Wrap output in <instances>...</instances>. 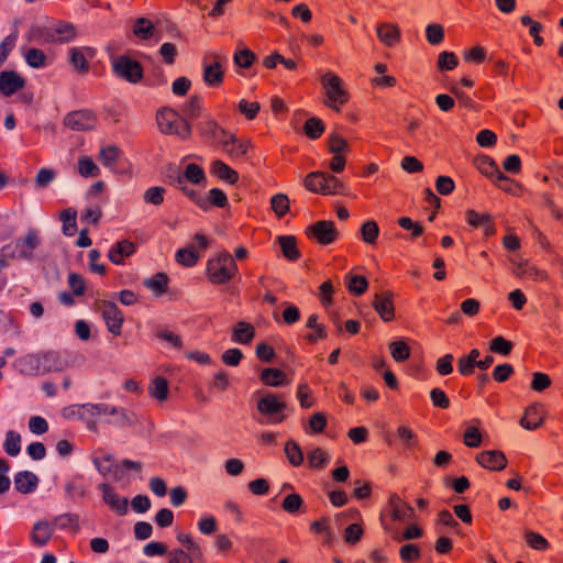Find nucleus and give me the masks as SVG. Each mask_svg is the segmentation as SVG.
<instances>
[{
    "label": "nucleus",
    "mask_w": 563,
    "mask_h": 563,
    "mask_svg": "<svg viewBox=\"0 0 563 563\" xmlns=\"http://www.w3.org/2000/svg\"><path fill=\"white\" fill-rule=\"evenodd\" d=\"M261 380L265 385L278 387L286 383V375L278 368H265L261 373Z\"/></svg>",
    "instance_id": "36"
},
{
    "label": "nucleus",
    "mask_w": 563,
    "mask_h": 563,
    "mask_svg": "<svg viewBox=\"0 0 563 563\" xmlns=\"http://www.w3.org/2000/svg\"><path fill=\"white\" fill-rule=\"evenodd\" d=\"M251 143L247 140L236 139L234 135L223 141L224 152L233 159H241L246 156Z\"/></svg>",
    "instance_id": "24"
},
{
    "label": "nucleus",
    "mask_w": 563,
    "mask_h": 563,
    "mask_svg": "<svg viewBox=\"0 0 563 563\" xmlns=\"http://www.w3.org/2000/svg\"><path fill=\"white\" fill-rule=\"evenodd\" d=\"M166 177L170 185L179 188L199 207H206V201H203V199H201L195 190L189 189L186 185V183L199 185L206 180L205 172L199 165L190 163L186 165L183 173L178 168L169 166L167 168Z\"/></svg>",
    "instance_id": "2"
},
{
    "label": "nucleus",
    "mask_w": 563,
    "mask_h": 563,
    "mask_svg": "<svg viewBox=\"0 0 563 563\" xmlns=\"http://www.w3.org/2000/svg\"><path fill=\"white\" fill-rule=\"evenodd\" d=\"M38 485V477L30 471H21L14 476V487L21 494L33 493Z\"/></svg>",
    "instance_id": "26"
},
{
    "label": "nucleus",
    "mask_w": 563,
    "mask_h": 563,
    "mask_svg": "<svg viewBox=\"0 0 563 563\" xmlns=\"http://www.w3.org/2000/svg\"><path fill=\"white\" fill-rule=\"evenodd\" d=\"M24 58L27 65L32 68H42L46 66V55L40 48H29L24 54Z\"/></svg>",
    "instance_id": "44"
},
{
    "label": "nucleus",
    "mask_w": 563,
    "mask_h": 563,
    "mask_svg": "<svg viewBox=\"0 0 563 563\" xmlns=\"http://www.w3.org/2000/svg\"><path fill=\"white\" fill-rule=\"evenodd\" d=\"M112 70L121 79L137 84L143 78L142 65L126 55H120L112 60Z\"/></svg>",
    "instance_id": "8"
},
{
    "label": "nucleus",
    "mask_w": 563,
    "mask_h": 563,
    "mask_svg": "<svg viewBox=\"0 0 563 563\" xmlns=\"http://www.w3.org/2000/svg\"><path fill=\"white\" fill-rule=\"evenodd\" d=\"M363 536V528L358 523H351L344 530V541L347 544H356Z\"/></svg>",
    "instance_id": "62"
},
{
    "label": "nucleus",
    "mask_w": 563,
    "mask_h": 563,
    "mask_svg": "<svg viewBox=\"0 0 563 563\" xmlns=\"http://www.w3.org/2000/svg\"><path fill=\"white\" fill-rule=\"evenodd\" d=\"M305 187L321 195H335L343 191L344 185L335 176L322 172H312L305 177Z\"/></svg>",
    "instance_id": "5"
},
{
    "label": "nucleus",
    "mask_w": 563,
    "mask_h": 563,
    "mask_svg": "<svg viewBox=\"0 0 563 563\" xmlns=\"http://www.w3.org/2000/svg\"><path fill=\"white\" fill-rule=\"evenodd\" d=\"M306 234L319 244L328 245L336 240L339 233L333 221L320 220L309 225Z\"/></svg>",
    "instance_id": "11"
},
{
    "label": "nucleus",
    "mask_w": 563,
    "mask_h": 563,
    "mask_svg": "<svg viewBox=\"0 0 563 563\" xmlns=\"http://www.w3.org/2000/svg\"><path fill=\"white\" fill-rule=\"evenodd\" d=\"M207 58L203 62L202 79L206 85L210 87H219L224 79V70L222 69L220 56L212 55V62L207 63Z\"/></svg>",
    "instance_id": "15"
},
{
    "label": "nucleus",
    "mask_w": 563,
    "mask_h": 563,
    "mask_svg": "<svg viewBox=\"0 0 563 563\" xmlns=\"http://www.w3.org/2000/svg\"><path fill=\"white\" fill-rule=\"evenodd\" d=\"M238 272V265L228 251L220 252L207 263V277L214 285L230 282Z\"/></svg>",
    "instance_id": "3"
},
{
    "label": "nucleus",
    "mask_w": 563,
    "mask_h": 563,
    "mask_svg": "<svg viewBox=\"0 0 563 563\" xmlns=\"http://www.w3.org/2000/svg\"><path fill=\"white\" fill-rule=\"evenodd\" d=\"M307 457H308L309 465L311 467H316V468H322L329 462L328 453L321 448H316V449L311 450L308 453Z\"/></svg>",
    "instance_id": "51"
},
{
    "label": "nucleus",
    "mask_w": 563,
    "mask_h": 563,
    "mask_svg": "<svg viewBox=\"0 0 563 563\" xmlns=\"http://www.w3.org/2000/svg\"><path fill=\"white\" fill-rule=\"evenodd\" d=\"M426 36L427 41L431 45H438L440 44L444 38V30L441 24L432 23L427 25L426 27Z\"/></svg>",
    "instance_id": "54"
},
{
    "label": "nucleus",
    "mask_w": 563,
    "mask_h": 563,
    "mask_svg": "<svg viewBox=\"0 0 563 563\" xmlns=\"http://www.w3.org/2000/svg\"><path fill=\"white\" fill-rule=\"evenodd\" d=\"M156 122L159 131L164 134L178 135L181 139H187L191 133L190 124L187 120L179 117V114L170 108L158 110Z\"/></svg>",
    "instance_id": "4"
},
{
    "label": "nucleus",
    "mask_w": 563,
    "mask_h": 563,
    "mask_svg": "<svg viewBox=\"0 0 563 563\" xmlns=\"http://www.w3.org/2000/svg\"><path fill=\"white\" fill-rule=\"evenodd\" d=\"M176 538L178 542L185 545L195 558H200L202 555L199 544L192 540L190 534L178 532Z\"/></svg>",
    "instance_id": "60"
},
{
    "label": "nucleus",
    "mask_w": 563,
    "mask_h": 563,
    "mask_svg": "<svg viewBox=\"0 0 563 563\" xmlns=\"http://www.w3.org/2000/svg\"><path fill=\"white\" fill-rule=\"evenodd\" d=\"M70 416H76L80 420L85 421L87 429L92 432L98 431L97 418L100 415H104L107 410V404H82L75 405L68 408Z\"/></svg>",
    "instance_id": "10"
},
{
    "label": "nucleus",
    "mask_w": 563,
    "mask_h": 563,
    "mask_svg": "<svg viewBox=\"0 0 563 563\" xmlns=\"http://www.w3.org/2000/svg\"><path fill=\"white\" fill-rule=\"evenodd\" d=\"M78 173L82 177H96L99 175L100 169L90 157L82 156L78 159Z\"/></svg>",
    "instance_id": "49"
},
{
    "label": "nucleus",
    "mask_w": 563,
    "mask_h": 563,
    "mask_svg": "<svg viewBox=\"0 0 563 563\" xmlns=\"http://www.w3.org/2000/svg\"><path fill=\"white\" fill-rule=\"evenodd\" d=\"M257 410L266 418L261 423H279L286 418V402L275 394H266L257 401Z\"/></svg>",
    "instance_id": "7"
},
{
    "label": "nucleus",
    "mask_w": 563,
    "mask_h": 563,
    "mask_svg": "<svg viewBox=\"0 0 563 563\" xmlns=\"http://www.w3.org/2000/svg\"><path fill=\"white\" fill-rule=\"evenodd\" d=\"M86 53L92 55L90 47H73L69 49V63L79 73H87L89 70V63Z\"/></svg>",
    "instance_id": "28"
},
{
    "label": "nucleus",
    "mask_w": 563,
    "mask_h": 563,
    "mask_svg": "<svg viewBox=\"0 0 563 563\" xmlns=\"http://www.w3.org/2000/svg\"><path fill=\"white\" fill-rule=\"evenodd\" d=\"M25 86V79L14 70L0 73V92L7 97L15 93Z\"/></svg>",
    "instance_id": "18"
},
{
    "label": "nucleus",
    "mask_w": 563,
    "mask_h": 563,
    "mask_svg": "<svg viewBox=\"0 0 563 563\" xmlns=\"http://www.w3.org/2000/svg\"><path fill=\"white\" fill-rule=\"evenodd\" d=\"M198 258L199 254L196 252L194 245H188L176 252L177 263L186 267L194 266L198 262Z\"/></svg>",
    "instance_id": "39"
},
{
    "label": "nucleus",
    "mask_w": 563,
    "mask_h": 563,
    "mask_svg": "<svg viewBox=\"0 0 563 563\" xmlns=\"http://www.w3.org/2000/svg\"><path fill=\"white\" fill-rule=\"evenodd\" d=\"M167 563H194L192 556L183 549L176 548L167 553Z\"/></svg>",
    "instance_id": "64"
},
{
    "label": "nucleus",
    "mask_w": 563,
    "mask_h": 563,
    "mask_svg": "<svg viewBox=\"0 0 563 563\" xmlns=\"http://www.w3.org/2000/svg\"><path fill=\"white\" fill-rule=\"evenodd\" d=\"M152 397L159 401L166 400L168 396V382L166 378L158 376L154 378L148 387Z\"/></svg>",
    "instance_id": "38"
},
{
    "label": "nucleus",
    "mask_w": 563,
    "mask_h": 563,
    "mask_svg": "<svg viewBox=\"0 0 563 563\" xmlns=\"http://www.w3.org/2000/svg\"><path fill=\"white\" fill-rule=\"evenodd\" d=\"M376 34L379 41L388 47L394 46L400 41V29L393 23L384 22L378 24Z\"/></svg>",
    "instance_id": "25"
},
{
    "label": "nucleus",
    "mask_w": 563,
    "mask_h": 563,
    "mask_svg": "<svg viewBox=\"0 0 563 563\" xmlns=\"http://www.w3.org/2000/svg\"><path fill=\"white\" fill-rule=\"evenodd\" d=\"M399 555L405 563H410L420 558V550L416 544L408 543L400 548Z\"/></svg>",
    "instance_id": "63"
},
{
    "label": "nucleus",
    "mask_w": 563,
    "mask_h": 563,
    "mask_svg": "<svg viewBox=\"0 0 563 563\" xmlns=\"http://www.w3.org/2000/svg\"><path fill=\"white\" fill-rule=\"evenodd\" d=\"M133 32L137 37L147 40L154 34V25L147 19L139 18L134 23Z\"/></svg>",
    "instance_id": "48"
},
{
    "label": "nucleus",
    "mask_w": 563,
    "mask_h": 563,
    "mask_svg": "<svg viewBox=\"0 0 563 563\" xmlns=\"http://www.w3.org/2000/svg\"><path fill=\"white\" fill-rule=\"evenodd\" d=\"M52 32L54 36V44L69 43L77 35L75 25L67 21H58L53 24Z\"/></svg>",
    "instance_id": "23"
},
{
    "label": "nucleus",
    "mask_w": 563,
    "mask_h": 563,
    "mask_svg": "<svg viewBox=\"0 0 563 563\" xmlns=\"http://www.w3.org/2000/svg\"><path fill=\"white\" fill-rule=\"evenodd\" d=\"M514 273L521 278H530V279H539L544 278L545 275L543 272L538 271L534 267L529 266L527 263H520Z\"/></svg>",
    "instance_id": "57"
},
{
    "label": "nucleus",
    "mask_w": 563,
    "mask_h": 563,
    "mask_svg": "<svg viewBox=\"0 0 563 563\" xmlns=\"http://www.w3.org/2000/svg\"><path fill=\"white\" fill-rule=\"evenodd\" d=\"M54 533V526L48 521H37L32 529L31 539L38 547L45 545Z\"/></svg>",
    "instance_id": "27"
},
{
    "label": "nucleus",
    "mask_w": 563,
    "mask_h": 563,
    "mask_svg": "<svg viewBox=\"0 0 563 563\" xmlns=\"http://www.w3.org/2000/svg\"><path fill=\"white\" fill-rule=\"evenodd\" d=\"M303 131L309 139L316 140L324 132V124L319 118L312 117L306 121Z\"/></svg>",
    "instance_id": "45"
},
{
    "label": "nucleus",
    "mask_w": 563,
    "mask_h": 563,
    "mask_svg": "<svg viewBox=\"0 0 563 563\" xmlns=\"http://www.w3.org/2000/svg\"><path fill=\"white\" fill-rule=\"evenodd\" d=\"M389 351L396 362H404L410 356V347L405 341H394L389 344Z\"/></svg>",
    "instance_id": "47"
},
{
    "label": "nucleus",
    "mask_w": 563,
    "mask_h": 563,
    "mask_svg": "<svg viewBox=\"0 0 563 563\" xmlns=\"http://www.w3.org/2000/svg\"><path fill=\"white\" fill-rule=\"evenodd\" d=\"M29 38L38 43L54 44V36L51 26L34 25L31 27Z\"/></svg>",
    "instance_id": "37"
},
{
    "label": "nucleus",
    "mask_w": 563,
    "mask_h": 563,
    "mask_svg": "<svg viewBox=\"0 0 563 563\" xmlns=\"http://www.w3.org/2000/svg\"><path fill=\"white\" fill-rule=\"evenodd\" d=\"M393 298L394 294L390 290L377 292L374 296L373 308L386 322L391 321L395 318Z\"/></svg>",
    "instance_id": "17"
},
{
    "label": "nucleus",
    "mask_w": 563,
    "mask_h": 563,
    "mask_svg": "<svg viewBox=\"0 0 563 563\" xmlns=\"http://www.w3.org/2000/svg\"><path fill=\"white\" fill-rule=\"evenodd\" d=\"M5 453L10 456H16L21 451V437L18 432L10 430L5 433L3 443Z\"/></svg>",
    "instance_id": "42"
},
{
    "label": "nucleus",
    "mask_w": 563,
    "mask_h": 563,
    "mask_svg": "<svg viewBox=\"0 0 563 563\" xmlns=\"http://www.w3.org/2000/svg\"><path fill=\"white\" fill-rule=\"evenodd\" d=\"M120 155V150L115 145L102 146L98 156L99 162L107 168L113 170L114 164Z\"/></svg>",
    "instance_id": "35"
},
{
    "label": "nucleus",
    "mask_w": 563,
    "mask_h": 563,
    "mask_svg": "<svg viewBox=\"0 0 563 563\" xmlns=\"http://www.w3.org/2000/svg\"><path fill=\"white\" fill-rule=\"evenodd\" d=\"M98 489L102 493V499L113 511L119 515H125L128 512L129 500L125 497H121L115 493L114 488L107 483L98 485Z\"/></svg>",
    "instance_id": "14"
},
{
    "label": "nucleus",
    "mask_w": 563,
    "mask_h": 563,
    "mask_svg": "<svg viewBox=\"0 0 563 563\" xmlns=\"http://www.w3.org/2000/svg\"><path fill=\"white\" fill-rule=\"evenodd\" d=\"M254 336V327L250 322L239 321L232 330L231 340L240 344H250Z\"/></svg>",
    "instance_id": "29"
},
{
    "label": "nucleus",
    "mask_w": 563,
    "mask_h": 563,
    "mask_svg": "<svg viewBox=\"0 0 563 563\" xmlns=\"http://www.w3.org/2000/svg\"><path fill=\"white\" fill-rule=\"evenodd\" d=\"M328 147L330 153L341 155L343 152L347 151L349 145L346 140L341 135L338 133H331L328 140Z\"/></svg>",
    "instance_id": "53"
},
{
    "label": "nucleus",
    "mask_w": 563,
    "mask_h": 563,
    "mask_svg": "<svg viewBox=\"0 0 563 563\" xmlns=\"http://www.w3.org/2000/svg\"><path fill=\"white\" fill-rule=\"evenodd\" d=\"M210 172L219 179L231 185L235 184L239 179L238 172L232 169L229 165L219 159L214 161L211 164Z\"/></svg>",
    "instance_id": "32"
},
{
    "label": "nucleus",
    "mask_w": 563,
    "mask_h": 563,
    "mask_svg": "<svg viewBox=\"0 0 563 563\" xmlns=\"http://www.w3.org/2000/svg\"><path fill=\"white\" fill-rule=\"evenodd\" d=\"M97 118L90 110H78L64 118V124L71 130L86 131L95 128Z\"/></svg>",
    "instance_id": "13"
},
{
    "label": "nucleus",
    "mask_w": 563,
    "mask_h": 563,
    "mask_svg": "<svg viewBox=\"0 0 563 563\" xmlns=\"http://www.w3.org/2000/svg\"><path fill=\"white\" fill-rule=\"evenodd\" d=\"M277 242L282 249L283 255L291 262L300 258V252L297 247V241L294 235H279Z\"/></svg>",
    "instance_id": "33"
},
{
    "label": "nucleus",
    "mask_w": 563,
    "mask_h": 563,
    "mask_svg": "<svg viewBox=\"0 0 563 563\" xmlns=\"http://www.w3.org/2000/svg\"><path fill=\"white\" fill-rule=\"evenodd\" d=\"M543 422L540 405H532L525 411L523 417L520 419V426L527 430H534Z\"/></svg>",
    "instance_id": "31"
},
{
    "label": "nucleus",
    "mask_w": 563,
    "mask_h": 563,
    "mask_svg": "<svg viewBox=\"0 0 563 563\" xmlns=\"http://www.w3.org/2000/svg\"><path fill=\"white\" fill-rule=\"evenodd\" d=\"M303 505V500L299 494L292 493L287 495L283 503L282 508L288 514H296Z\"/></svg>",
    "instance_id": "52"
},
{
    "label": "nucleus",
    "mask_w": 563,
    "mask_h": 563,
    "mask_svg": "<svg viewBox=\"0 0 563 563\" xmlns=\"http://www.w3.org/2000/svg\"><path fill=\"white\" fill-rule=\"evenodd\" d=\"M143 285L156 296H161L167 290L168 276L165 273H157L153 277L144 279Z\"/></svg>",
    "instance_id": "34"
},
{
    "label": "nucleus",
    "mask_w": 563,
    "mask_h": 563,
    "mask_svg": "<svg viewBox=\"0 0 563 563\" xmlns=\"http://www.w3.org/2000/svg\"><path fill=\"white\" fill-rule=\"evenodd\" d=\"M41 244V236L36 229L27 230L24 238L20 239L15 243L14 252L10 255L11 257L16 256L21 260L31 261L34 257V251Z\"/></svg>",
    "instance_id": "12"
},
{
    "label": "nucleus",
    "mask_w": 563,
    "mask_h": 563,
    "mask_svg": "<svg viewBox=\"0 0 563 563\" xmlns=\"http://www.w3.org/2000/svg\"><path fill=\"white\" fill-rule=\"evenodd\" d=\"M164 194L165 189L163 187H151L144 192L143 199L147 203L159 206L164 201Z\"/></svg>",
    "instance_id": "61"
},
{
    "label": "nucleus",
    "mask_w": 563,
    "mask_h": 563,
    "mask_svg": "<svg viewBox=\"0 0 563 563\" xmlns=\"http://www.w3.org/2000/svg\"><path fill=\"white\" fill-rule=\"evenodd\" d=\"M345 280L349 291L356 296L363 295L368 287V282L364 276L346 275Z\"/></svg>",
    "instance_id": "41"
},
{
    "label": "nucleus",
    "mask_w": 563,
    "mask_h": 563,
    "mask_svg": "<svg viewBox=\"0 0 563 563\" xmlns=\"http://www.w3.org/2000/svg\"><path fill=\"white\" fill-rule=\"evenodd\" d=\"M390 516L395 521L410 520L415 516V510L411 506L401 500V498L394 494L389 498Z\"/></svg>",
    "instance_id": "22"
},
{
    "label": "nucleus",
    "mask_w": 563,
    "mask_h": 563,
    "mask_svg": "<svg viewBox=\"0 0 563 563\" xmlns=\"http://www.w3.org/2000/svg\"><path fill=\"white\" fill-rule=\"evenodd\" d=\"M271 206L275 214L282 218L289 210V199L285 194H276L271 199Z\"/></svg>",
    "instance_id": "50"
},
{
    "label": "nucleus",
    "mask_w": 563,
    "mask_h": 563,
    "mask_svg": "<svg viewBox=\"0 0 563 563\" xmlns=\"http://www.w3.org/2000/svg\"><path fill=\"white\" fill-rule=\"evenodd\" d=\"M15 366L23 375L37 376L49 372H62L66 367V362L58 352L46 351L21 356L16 360Z\"/></svg>",
    "instance_id": "1"
},
{
    "label": "nucleus",
    "mask_w": 563,
    "mask_h": 563,
    "mask_svg": "<svg viewBox=\"0 0 563 563\" xmlns=\"http://www.w3.org/2000/svg\"><path fill=\"white\" fill-rule=\"evenodd\" d=\"M474 166L478 169V172L486 177L494 180L508 181V177L503 174L497 163L489 156L481 155L474 158Z\"/></svg>",
    "instance_id": "19"
},
{
    "label": "nucleus",
    "mask_w": 563,
    "mask_h": 563,
    "mask_svg": "<svg viewBox=\"0 0 563 563\" xmlns=\"http://www.w3.org/2000/svg\"><path fill=\"white\" fill-rule=\"evenodd\" d=\"M135 251L134 244L128 240L118 242L108 253L109 260L119 265Z\"/></svg>",
    "instance_id": "30"
},
{
    "label": "nucleus",
    "mask_w": 563,
    "mask_h": 563,
    "mask_svg": "<svg viewBox=\"0 0 563 563\" xmlns=\"http://www.w3.org/2000/svg\"><path fill=\"white\" fill-rule=\"evenodd\" d=\"M255 58V54L249 48L241 49L233 56L235 65L242 68H250L253 65Z\"/></svg>",
    "instance_id": "58"
},
{
    "label": "nucleus",
    "mask_w": 563,
    "mask_h": 563,
    "mask_svg": "<svg viewBox=\"0 0 563 563\" xmlns=\"http://www.w3.org/2000/svg\"><path fill=\"white\" fill-rule=\"evenodd\" d=\"M91 461L99 474L102 476L113 474V476L118 478L119 465L112 454L104 452L102 449H98L92 453Z\"/></svg>",
    "instance_id": "16"
},
{
    "label": "nucleus",
    "mask_w": 563,
    "mask_h": 563,
    "mask_svg": "<svg viewBox=\"0 0 563 563\" xmlns=\"http://www.w3.org/2000/svg\"><path fill=\"white\" fill-rule=\"evenodd\" d=\"M476 461L483 467L490 471H501L507 465V460L501 451H483L476 456Z\"/></svg>",
    "instance_id": "21"
},
{
    "label": "nucleus",
    "mask_w": 563,
    "mask_h": 563,
    "mask_svg": "<svg viewBox=\"0 0 563 563\" xmlns=\"http://www.w3.org/2000/svg\"><path fill=\"white\" fill-rule=\"evenodd\" d=\"M76 217L77 212L71 208L65 209L60 212L59 218L63 222V233L65 235L71 236L77 231Z\"/></svg>",
    "instance_id": "40"
},
{
    "label": "nucleus",
    "mask_w": 563,
    "mask_h": 563,
    "mask_svg": "<svg viewBox=\"0 0 563 563\" xmlns=\"http://www.w3.org/2000/svg\"><path fill=\"white\" fill-rule=\"evenodd\" d=\"M321 84L327 96L325 106L340 111L338 104L346 103L350 98L349 92L342 87V79L333 73H327L321 77Z\"/></svg>",
    "instance_id": "6"
},
{
    "label": "nucleus",
    "mask_w": 563,
    "mask_h": 563,
    "mask_svg": "<svg viewBox=\"0 0 563 563\" xmlns=\"http://www.w3.org/2000/svg\"><path fill=\"white\" fill-rule=\"evenodd\" d=\"M285 454L289 463L294 466H299L303 462V454L299 444L292 440H289L285 444Z\"/></svg>",
    "instance_id": "43"
},
{
    "label": "nucleus",
    "mask_w": 563,
    "mask_h": 563,
    "mask_svg": "<svg viewBox=\"0 0 563 563\" xmlns=\"http://www.w3.org/2000/svg\"><path fill=\"white\" fill-rule=\"evenodd\" d=\"M457 64V57L452 52H442L438 56L437 66L440 70H452Z\"/></svg>",
    "instance_id": "55"
},
{
    "label": "nucleus",
    "mask_w": 563,
    "mask_h": 563,
    "mask_svg": "<svg viewBox=\"0 0 563 563\" xmlns=\"http://www.w3.org/2000/svg\"><path fill=\"white\" fill-rule=\"evenodd\" d=\"M489 350L494 353L508 355L512 350V343L503 336H496L490 341Z\"/></svg>",
    "instance_id": "59"
},
{
    "label": "nucleus",
    "mask_w": 563,
    "mask_h": 563,
    "mask_svg": "<svg viewBox=\"0 0 563 563\" xmlns=\"http://www.w3.org/2000/svg\"><path fill=\"white\" fill-rule=\"evenodd\" d=\"M95 309L102 314L107 329L114 335L121 334L123 313L115 303L98 299L95 301Z\"/></svg>",
    "instance_id": "9"
},
{
    "label": "nucleus",
    "mask_w": 563,
    "mask_h": 563,
    "mask_svg": "<svg viewBox=\"0 0 563 563\" xmlns=\"http://www.w3.org/2000/svg\"><path fill=\"white\" fill-rule=\"evenodd\" d=\"M201 103L198 96H192L183 108L185 119L194 120L200 115Z\"/></svg>",
    "instance_id": "56"
},
{
    "label": "nucleus",
    "mask_w": 563,
    "mask_h": 563,
    "mask_svg": "<svg viewBox=\"0 0 563 563\" xmlns=\"http://www.w3.org/2000/svg\"><path fill=\"white\" fill-rule=\"evenodd\" d=\"M362 239L367 244H375L379 234L378 224L374 220L364 222L361 227Z\"/></svg>",
    "instance_id": "46"
},
{
    "label": "nucleus",
    "mask_w": 563,
    "mask_h": 563,
    "mask_svg": "<svg viewBox=\"0 0 563 563\" xmlns=\"http://www.w3.org/2000/svg\"><path fill=\"white\" fill-rule=\"evenodd\" d=\"M104 415H109L112 418L107 420L108 424L123 428L131 427L136 422V417L133 412L117 406H110L107 404V410Z\"/></svg>",
    "instance_id": "20"
}]
</instances>
